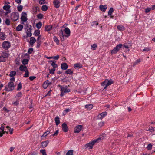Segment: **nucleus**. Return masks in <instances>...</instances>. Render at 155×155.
I'll return each instance as SVG.
<instances>
[{
  "mask_svg": "<svg viewBox=\"0 0 155 155\" xmlns=\"http://www.w3.org/2000/svg\"><path fill=\"white\" fill-rule=\"evenodd\" d=\"M14 89V83L12 82H10L8 85L6 86L5 90L7 91H12Z\"/></svg>",
  "mask_w": 155,
  "mask_h": 155,
  "instance_id": "obj_1",
  "label": "nucleus"
},
{
  "mask_svg": "<svg viewBox=\"0 0 155 155\" xmlns=\"http://www.w3.org/2000/svg\"><path fill=\"white\" fill-rule=\"evenodd\" d=\"M59 86L60 87L61 89V94H60L61 96L62 97L64 95V93H68L70 91V89H68L66 86L63 87L60 85Z\"/></svg>",
  "mask_w": 155,
  "mask_h": 155,
  "instance_id": "obj_2",
  "label": "nucleus"
},
{
  "mask_svg": "<svg viewBox=\"0 0 155 155\" xmlns=\"http://www.w3.org/2000/svg\"><path fill=\"white\" fill-rule=\"evenodd\" d=\"M122 44H119L117 45L112 50L111 52L112 54H115L117 53L119 50L123 46Z\"/></svg>",
  "mask_w": 155,
  "mask_h": 155,
  "instance_id": "obj_3",
  "label": "nucleus"
},
{
  "mask_svg": "<svg viewBox=\"0 0 155 155\" xmlns=\"http://www.w3.org/2000/svg\"><path fill=\"white\" fill-rule=\"evenodd\" d=\"M99 140H101L100 138H98L97 139L91 142L86 144L85 147L86 148H89L90 149H91L93 148V146L94 144L97 142Z\"/></svg>",
  "mask_w": 155,
  "mask_h": 155,
  "instance_id": "obj_4",
  "label": "nucleus"
},
{
  "mask_svg": "<svg viewBox=\"0 0 155 155\" xmlns=\"http://www.w3.org/2000/svg\"><path fill=\"white\" fill-rule=\"evenodd\" d=\"M19 18V14L18 12H13L11 14V19L14 21H15L18 20Z\"/></svg>",
  "mask_w": 155,
  "mask_h": 155,
  "instance_id": "obj_5",
  "label": "nucleus"
},
{
  "mask_svg": "<svg viewBox=\"0 0 155 155\" xmlns=\"http://www.w3.org/2000/svg\"><path fill=\"white\" fill-rule=\"evenodd\" d=\"M113 83V81L110 80H106L102 84V85L104 86L105 85V86L104 87V89H105L109 85H111Z\"/></svg>",
  "mask_w": 155,
  "mask_h": 155,
  "instance_id": "obj_6",
  "label": "nucleus"
},
{
  "mask_svg": "<svg viewBox=\"0 0 155 155\" xmlns=\"http://www.w3.org/2000/svg\"><path fill=\"white\" fill-rule=\"evenodd\" d=\"M10 43L8 41H4L2 44V47L5 50L8 49L10 47Z\"/></svg>",
  "mask_w": 155,
  "mask_h": 155,
  "instance_id": "obj_7",
  "label": "nucleus"
},
{
  "mask_svg": "<svg viewBox=\"0 0 155 155\" xmlns=\"http://www.w3.org/2000/svg\"><path fill=\"white\" fill-rule=\"evenodd\" d=\"M32 30V28L31 26H27V31L26 33L27 37H31L32 35L31 31Z\"/></svg>",
  "mask_w": 155,
  "mask_h": 155,
  "instance_id": "obj_8",
  "label": "nucleus"
},
{
  "mask_svg": "<svg viewBox=\"0 0 155 155\" xmlns=\"http://www.w3.org/2000/svg\"><path fill=\"white\" fill-rule=\"evenodd\" d=\"M82 129V126L78 125L74 128V132L76 133H79Z\"/></svg>",
  "mask_w": 155,
  "mask_h": 155,
  "instance_id": "obj_9",
  "label": "nucleus"
},
{
  "mask_svg": "<svg viewBox=\"0 0 155 155\" xmlns=\"http://www.w3.org/2000/svg\"><path fill=\"white\" fill-rule=\"evenodd\" d=\"M61 2L59 0H54L53 1V3L54 7L56 8H58L60 6Z\"/></svg>",
  "mask_w": 155,
  "mask_h": 155,
  "instance_id": "obj_10",
  "label": "nucleus"
},
{
  "mask_svg": "<svg viewBox=\"0 0 155 155\" xmlns=\"http://www.w3.org/2000/svg\"><path fill=\"white\" fill-rule=\"evenodd\" d=\"M107 115L106 112H104L99 114L97 116L98 119H102Z\"/></svg>",
  "mask_w": 155,
  "mask_h": 155,
  "instance_id": "obj_11",
  "label": "nucleus"
},
{
  "mask_svg": "<svg viewBox=\"0 0 155 155\" xmlns=\"http://www.w3.org/2000/svg\"><path fill=\"white\" fill-rule=\"evenodd\" d=\"M62 130L64 132H67L68 131V128L66 124L65 123H63L62 124Z\"/></svg>",
  "mask_w": 155,
  "mask_h": 155,
  "instance_id": "obj_12",
  "label": "nucleus"
},
{
  "mask_svg": "<svg viewBox=\"0 0 155 155\" xmlns=\"http://www.w3.org/2000/svg\"><path fill=\"white\" fill-rule=\"evenodd\" d=\"M61 67L62 70H66L68 68V65L66 63H63L61 64Z\"/></svg>",
  "mask_w": 155,
  "mask_h": 155,
  "instance_id": "obj_13",
  "label": "nucleus"
},
{
  "mask_svg": "<svg viewBox=\"0 0 155 155\" xmlns=\"http://www.w3.org/2000/svg\"><path fill=\"white\" fill-rule=\"evenodd\" d=\"M51 84V83H50L49 81L47 80L43 84V87L44 89H45L47 87L48 85Z\"/></svg>",
  "mask_w": 155,
  "mask_h": 155,
  "instance_id": "obj_14",
  "label": "nucleus"
},
{
  "mask_svg": "<svg viewBox=\"0 0 155 155\" xmlns=\"http://www.w3.org/2000/svg\"><path fill=\"white\" fill-rule=\"evenodd\" d=\"M36 41V40L35 38L34 37H31L30 39L29 43L30 45L32 46L34 43H35Z\"/></svg>",
  "mask_w": 155,
  "mask_h": 155,
  "instance_id": "obj_15",
  "label": "nucleus"
},
{
  "mask_svg": "<svg viewBox=\"0 0 155 155\" xmlns=\"http://www.w3.org/2000/svg\"><path fill=\"white\" fill-rule=\"evenodd\" d=\"M49 143V141L48 140L43 141L41 143V146L42 147L44 148L46 147Z\"/></svg>",
  "mask_w": 155,
  "mask_h": 155,
  "instance_id": "obj_16",
  "label": "nucleus"
},
{
  "mask_svg": "<svg viewBox=\"0 0 155 155\" xmlns=\"http://www.w3.org/2000/svg\"><path fill=\"white\" fill-rule=\"evenodd\" d=\"M52 28V26L51 25H46L45 27V31H48L51 30Z\"/></svg>",
  "mask_w": 155,
  "mask_h": 155,
  "instance_id": "obj_17",
  "label": "nucleus"
},
{
  "mask_svg": "<svg viewBox=\"0 0 155 155\" xmlns=\"http://www.w3.org/2000/svg\"><path fill=\"white\" fill-rule=\"evenodd\" d=\"M19 69L21 71H25L27 70V67L23 65H21L20 66Z\"/></svg>",
  "mask_w": 155,
  "mask_h": 155,
  "instance_id": "obj_18",
  "label": "nucleus"
},
{
  "mask_svg": "<svg viewBox=\"0 0 155 155\" xmlns=\"http://www.w3.org/2000/svg\"><path fill=\"white\" fill-rule=\"evenodd\" d=\"M6 38V35L4 33L0 32V39L2 40H5Z\"/></svg>",
  "mask_w": 155,
  "mask_h": 155,
  "instance_id": "obj_19",
  "label": "nucleus"
},
{
  "mask_svg": "<svg viewBox=\"0 0 155 155\" xmlns=\"http://www.w3.org/2000/svg\"><path fill=\"white\" fill-rule=\"evenodd\" d=\"M100 8L101 11L104 12L107 8V6L106 5H101L100 6Z\"/></svg>",
  "mask_w": 155,
  "mask_h": 155,
  "instance_id": "obj_20",
  "label": "nucleus"
},
{
  "mask_svg": "<svg viewBox=\"0 0 155 155\" xmlns=\"http://www.w3.org/2000/svg\"><path fill=\"white\" fill-rule=\"evenodd\" d=\"M23 26L21 24L19 25L16 28V30L18 31H21L23 28Z\"/></svg>",
  "mask_w": 155,
  "mask_h": 155,
  "instance_id": "obj_21",
  "label": "nucleus"
},
{
  "mask_svg": "<svg viewBox=\"0 0 155 155\" xmlns=\"http://www.w3.org/2000/svg\"><path fill=\"white\" fill-rule=\"evenodd\" d=\"M117 28L120 31H123L125 30V27L122 25H118L117 26Z\"/></svg>",
  "mask_w": 155,
  "mask_h": 155,
  "instance_id": "obj_22",
  "label": "nucleus"
},
{
  "mask_svg": "<svg viewBox=\"0 0 155 155\" xmlns=\"http://www.w3.org/2000/svg\"><path fill=\"white\" fill-rule=\"evenodd\" d=\"M49 62H52L51 65L53 67V68L55 69L58 67L57 64L55 63L56 61H50Z\"/></svg>",
  "mask_w": 155,
  "mask_h": 155,
  "instance_id": "obj_23",
  "label": "nucleus"
},
{
  "mask_svg": "<svg viewBox=\"0 0 155 155\" xmlns=\"http://www.w3.org/2000/svg\"><path fill=\"white\" fill-rule=\"evenodd\" d=\"M65 73L67 74L72 75L73 74V71L71 69H68L65 71Z\"/></svg>",
  "mask_w": 155,
  "mask_h": 155,
  "instance_id": "obj_24",
  "label": "nucleus"
},
{
  "mask_svg": "<svg viewBox=\"0 0 155 155\" xmlns=\"http://www.w3.org/2000/svg\"><path fill=\"white\" fill-rule=\"evenodd\" d=\"M64 31L66 34L68 35V36L70 35V31L68 28H66L64 29Z\"/></svg>",
  "mask_w": 155,
  "mask_h": 155,
  "instance_id": "obj_25",
  "label": "nucleus"
},
{
  "mask_svg": "<svg viewBox=\"0 0 155 155\" xmlns=\"http://www.w3.org/2000/svg\"><path fill=\"white\" fill-rule=\"evenodd\" d=\"M55 120L56 125H58L60 123L59 118L57 116L55 117Z\"/></svg>",
  "mask_w": 155,
  "mask_h": 155,
  "instance_id": "obj_26",
  "label": "nucleus"
},
{
  "mask_svg": "<svg viewBox=\"0 0 155 155\" xmlns=\"http://www.w3.org/2000/svg\"><path fill=\"white\" fill-rule=\"evenodd\" d=\"M40 34V31L38 29L36 30L34 33V35L35 36H38L39 35V34Z\"/></svg>",
  "mask_w": 155,
  "mask_h": 155,
  "instance_id": "obj_27",
  "label": "nucleus"
},
{
  "mask_svg": "<svg viewBox=\"0 0 155 155\" xmlns=\"http://www.w3.org/2000/svg\"><path fill=\"white\" fill-rule=\"evenodd\" d=\"M1 56L5 58L8 56V54L6 52H3L1 54Z\"/></svg>",
  "mask_w": 155,
  "mask_h": 155,
  "instance_id": "obj_28",
  "label": "nucleus"
},
{
  "mask_svg": "<svg viewBox=\"0 0 155 155\" xmlns=\"http://www.w3.org/2000/svg\"><path fill=\"white\" fill-rule=\"evenodd\" d=\"M85 107L87 109L90 110L93 107V105L92 104L87 105L85 106Z\"/></svg>",
  "mask_w": 155,
  "mask_h": 155,
  "instance_id": "obj_29",
  "label": "nucleus"
},
{
  "mask_svg": "<svg viewBox=\"0 0 155 155\" xmlns=\"http://www.w3.org/2000/svg\"><path fill=\"white\" fill-rule=\"evenodd\" d=\"M91 49H92L93 50H94L96 49L97 47V45L96 44H94L91 45Z\"/></svg>",
  "mask_w": 155,
  "mask_h": 155,
  "instance_id": "obj_30",
  "label": "nucleus"
},
{
  "mask_svg": "<svg viewBox=\"0 0 155 155\" xmlns=\"http://www.w3.org/2000/svg\"><path fill=\"white\" fill-rule=\"evenodd\" d=\"M16 72L15 71H12L10 72L9 76L11 77H14L15 75Z\"/></svg>",
  "mask_w": 155,
  "mask_h": 155,
  "instance_id": "obj_31",
  "label": "nucleus"
},
{
  "mask_svg": "<svg viewBox=\"0 0 155 155\" xmlns=\"http://www.w3.org/2000/svg\"><path fill=\"white\" fill-rule=\"evenodd\" d=\"M74 67L75 68L79 69L81 68V66L80 63H78L75 64L74 65Z\"/></svg>",
  "mask_w": 155,
  "mask_h": 155,
  "instance_id": "obj_32",
  "label": "nucleus"
},
{
  "mask_svg": "<svg viewBox=\"0 0 155 155\" xmlns=\"http://www.w3.org/2000/svg\"><path fill=\"white\" fill-rule=\"evenodd\" d=\"M42 26V23L41 22H39L38 23H37L36 25V26L37 28L39 29L41 28Z\"/></svg>",
  "mask_w": 155,
  "mask_h": 155,
  "instance_id": "obj_33",
  "label": "nucleus"
},
{
  "mask_svg": "<svg viewBox=\"0 0 155 155\" xmlns=\"http://www.w3.org/2000/svg\"><path fill=\"white\" fill-rule=\"evenodd\" d=\"M66 155H73V150H71L68 151Z\"/></svg>",
  "mask_w": 155,
  "mask_h": 155,
  "instance_id": "obj_34",
  "label": "nucleus"
},
{
  "mask_svg": "<svg viewBox=\"0 0 155 155\" xmlns=\"http://www.w3.org/2000/svg\"><path fill=\"white\" fill-rule=\"evenodd\" d=\"M53 39L54 41L57 45L59 44V41L56 36H54Z\"/></svg>",
  "mask_w": 155,
  "mask_h": 155,
  "instance_id": "obj_35",
  "label": "nucleus"
},
{
  "mask_svg": "<svg viewBox=\"0 0 155 155\" xmlns=\"http://www.w3.org/2000/svg\"><path fill=\"white\" fill-rule=\"evenodd\" d=\"M29 60L27 59H24L22 61V64L24 65L27 64Z\"/></svg>",
  "mask_w": 155,
  "mask_h": 155,
  "instance_id": "obj_36",
  "label": "nucleus"
},
{
  "mask_svg": "<svg viewBox=\"0 0 155 155\" xmlns=\"http://www.w3.org/2000/svg\"><path fill=\"white\" fill-rule=\"evenodd\" d=\"M113 11L114 10L113 8H110L108 12V15H111Z\"/></svg>",
  "mask_w": 155,
  "mask_h": 155,
  "instance_id": "obj_37",
  "label": "nucleus"
},
{
  "mask_svg": "<svg viewBox=\"0 0 155 155\" xmlns=\"http://www.w3.org/2000/svg\"><path fill=\"white\" fill-rule=\"evenodd\" d=\"M10 6L8 5H5L3 7V8L4 10H5L6 11L9 10V9L10 8Z\"/></svg>",
  "mask_w": 155,
  "mask_h": 155,
  "instance_id": "obj_38",
  "label": "nucleus"
},
{
  "mask_svg": "<svg viewBox=\"0 0 155 155\" xmlns=\"http://www.w3.org/2000/svg\"><path fill=\"white\" fill-rule=\"evenodd\" d=\"M21 19L22 21H23L24 22H25L27 20V17L21 16Z\"/></svg>",
  "mask_w": 155,
  "mask_h": 155,
  "instance_id": "obj_39",
  "label": "nucleus"
},
{
  "mask_svg": "<svg viewBox=\"0 0 155 155\" xmlns=\"http://www.w3.org/2000/svg\"><path fill=\"white\" fill-rule=\"evenodd\" d=\"M140 62V59L137 60L134 63L133 66V67L135 66L136 65L138 64Z\"/></svg>",
  "mask_w": 155,
  "mask_h": 155,
  "instance_id": "obj_40",
  "label": "nucleus"
},
{
  "mask_svg": "<svg viewBox=\"0 0 155 155\" xmlns=\"http://www.w3.org/2000/svg\"><path fill=\"white\" fill-rule=\"evenodd\" d=\"M37 17L38 19H42L43 17V15L42 14L39 13L37 15Z\"/></svg>",
  "mask_w": 155,
  "mask_h": 155,
  "instance_id": "obj_41",
  "label": "nucleus"
},
{
  "mask_svg": "<svg viewBox=\"0 0 155 155\" xmlns=\"http://www.w3.org/2000/svg\"><path fill=\"white\" fill-rule=\"evenodd\" d=\"M48 9V7L46 5H43L42 6L41 9L43 11H46Z\"/></svg>",
  "mask_w": 155,
  "mask_h": 155,
  "instance_id": "obj_42",
  "label": "nucleus"
},
{
  "mask_svg": "<svg viewBox=\"0 0 155 155\" xmlns=\"http://www.w3.org/2000/svg\"><path fill=\"white\" fill-rule=\"evenodd\" d=\"M38 9V7H34L32 9L33 12L35 13H36Z\"/></svg>",
  "mask_w": 155,
  "mask_h": 155,
  "instance_id": "obj_43",
  "label": "nucleus"
},
{
  "mask_svg": "<svg viewBox=\"0 0 155 155\" xmlns=\"http://www.w3.org/2000/svg\"><path fill=\"white\" fill-rule=\"evenodd\" d=\"M25 74L24 76V77L25 78H27L29 77V72L27 70L25 71Z\"/></svg>",
  "mask_w": 155,
  "mask_h": 155,
  "instance_id": "obj_44",
  "label": "nucleus"
},
{
  "mask_svg": "<svg viewBox=\"0 0 155 155\" xmlns=\"http://www.w3.org/2000/svg\"><path fill=\"white\" fill-rule=\"evenodd\" d=\"M40 152L43 155H47L46 151L45 149L41 150L40 151Z\"/></svg>",
  "mask_w": 155,
  "mask_h": 155,
  "instance_id": "obj_45",
  "label": "nucleus"
},
{
  "mask_svg": "<svg viewBox=\"0 0 155 155\" xmlns=\"http://www.w3.org/2000/svg\"><path fill=\"white\" fill-rule=\"evenodd\" d=\"M50 132V130H48V131L44 133L43 135L42 136V137H46L47 134H48Z\"/></svg>",
  "mask_w": 155,
  "mask_h": 155,
  "instance_id": "obj_46",
  "label": "nucleus"
},
{
  "mask_svg": "<svg viewBox=\"0 0 155 155\" xmlns=\"http://www.w3.org/2000/svg\"><path fill=\"white\" fill-rule=\"evenodd\" d=\"M22 84L21 83H20L17 86V90H19L22 88Z\"/></svg>",
  "mask_w": 155,
  "mask_h": 155,
  "instance_id": "obj_47",
  "label": "nucleus"
},
{
  "mask_svg": "<svg viewBox=\"0 0 155 155\" xmlns=\"http://www.w3.org/2000/svg\"><path fill=\"white\" fill-rule=\"evenodd\" d=\"M55 70V69L54 68H53L49 70V73L52 74H54V71Z\"/></svg>",
  "mask_w": 155,
  "mask_h": 155,
  "instance_id": "obj_48",
  "label": "nucleus"
},
{
  "mask_svg": "<svg viewBox=\"0 0 155 155\" xmlns=\"http://www.w3.org/2000/svg\"><path fill=\"white\" fill-rule=\"evenodd\" d=\"M23 8V7L21 5H20L17 7V9L19 12L21 11Z\"/></svg>",
  "mask_w": 155,
  "mask_h": 155,
  "instance_id": "obj_49",
  "label": "nucleus"
},
{
  "mask_svg": "<svg viewBox=\"0 0 155 155\" xmlns=\"http://www.w3.org/2000/svg\"><path fill=\"white\" fill-rule=\"evenodd\" d=\"M10 21L8 19H6L5 21V23L7 25H9L10 24Z\"/></svg>",
  "mask_w": 155,
  "mask_h": 155,
  "instance_id": "obj_50",
  "label": "nucleus"
},
{
  "mask_svg": "<svg viewBox=\"0 0 155 155\" xmlns=\"http://www.w3.org/2000/svg\"><path fill=\"white\" fill-rule=\"evenodd\" d=\"M22 94V93L21 92H19L17 93L15 96V97H21Z\"/></svg>",
  "mask_w": 155,
  "mask_h": 155,
  "instance_id": "obj_51",
  "label": "nucleus"
},
{
  "mask_svg": "<svg viewBox=\"0 0 155 155\" xmlns=\"http://www.w3.org/2000/svg\"><path fill=\"white\" fill-rule=\"evenodd\" d=\"M123 47L127 49V51H129V49H128L129 47L128 45L124 44L123 45Z\"/></svg>",
  "mask_w": 155,
  "mask_h": 155,
  "instance_id": "obj_52",
  "label": "nucleus"
},
{
  "mask_svg": "<svg viewBox=\"0 0 155 155\" xmlns=\"http://www.w3.org/2000/svg\"><path fill=\"white\" fill-rule=\"evenodd\" d=\"M5 61V59L4 58L2 57L1 55H0V62Z\"/></svg>",
  "mask_w": 155,
  "mask_h": 155,
  "instance_id": "obj_53",
  "label": "nucleus"
},
{
  "mask_svg": "<svg viewBox=\"0 0 155 155\" xmlns=\"http://www.w3.org/2000/svg\"><path fill=\"white\" fill-rule=\"evenodd\" d=\"M150 50V48H147L145 49H144L143 50V51H148Z\"/></svg>",
  "mask_w": 155,
  "mask_h": 155,
  "instance_id": "obj_54",
  "label": "nucleus"
},
{
  "mask_svg": "<svg viewBox=\"0 0 155 155\" xmlns=\"http://www.w3.org/2000/svg\"><path fill=\"white\" fill-rule=\"evenodd\" d=\"M33 48H31L29 49L28 50V52L29 54H31L33 52Z\"/></svg>",
  "mask_w": 155,
  "mask_h": 155,
  "instance_id": "obj_55",
  "label": "nucleus"
},
{
  "mask_svg": "<svg viewBox=\"0 0 155 155\" xmlns=\"http://www.w3.org/2000/svg\"><path fill=\"white\" fill-rule=\"evenodd\" d=\"M152 145L151 144H149L147 147L148 150H150L151 149Z\"/></svg>",
  "mask_w": 155,
  "mask_h": 155,
  "instance_id": "obj_56",
  "label": "nucleus"
},
{
  "mask_svg": "<svg viewBox=\"0 0 155 155\" xmlns=\"http://www.w3.org/2000/svg\"><path fill=\"white\" fill-rule=\"evenodd\" d=\"M12 104L14 106H17L19 104V101L18 100L17 101H16L13 102Z\"/></svg>",
  "mask_w": 155,
  "mask_h": 155,
  "instance_id": "obj_57",
  "label": "nucleus"
},
{
  "mask_svg": "<svg viewBox=\"0 0 155 155\" xmlns=\"http://www.w3.org/2000/svg\"><path fill=\"white\" fill-rule=\"evenodd\" d=\"M98 23L97 21H94L92 23V26H94V25H98Z\"/></svg>",
  "mask_w": 155,
  "mask_h": 155,
  "instance_id": "obj_58",
  "label": "nucleus"
},
{
  "mask_svg": "<svg viewBox=\"0 0 155 155\" xmlns=\"http://www.w3.org/2000/svg\"><path fill=\"white\" fill-rule=\"evenodd\" d=\"M37 48H39L40 46V45L41 43V42L40 41H37Z\"/></svg>",
  "mask_w": 155,
  "mask_h": 155,
  "instance_id": "obj_59",
  "label": "nucleus"
},
{
  "mask_svg": "<svg viewBox=\"0 0 155 155\" xmlns=\"http://www.w3.org/2000/svg\"><path fill=\"white\" fill-rule=\"evenodd\" d=\"M147 131H150V132H152L154 131V128L152 127L151 128H150L148 130H146Z\"/></svg>",
  "mask_w": 155,
  "mask_h": 155,
  "instance_id": "obj_60",
  "label": "nucleus"
},
{
  "mask_svg": "<svg viewBox=\"0 0 155 155\" xmlns=\"http://www.w3.org/2000/svg\"><path fill=\"white\" fill-rule=\"evenodd\" d=\"M151 10V8H146L145 10V12L146 13H148Z\"/></svg>",
  "mask_w": 155,
  "mask_h": 155,
  "instance_id": "obj_61",
  "label": "nucleus"
},
{
  "mask_svg": "<svg viewBox=\"0 0 155 155\" xmlns=\"http://www.w3.org/2000/svg\"><path fill=\"white\" fill-rule=\"evenodd\" d=\"M21 16L22 17H27V14L25 12H23L22 13Z\"/></svg>",
  "mask_w": 155,
  "mask_h": 155,
  "instance_id": "obj_62",
  "label": "nucleus"
},
{
  "mask_svg": "<svg viewBox=\"0 0 155 155\" xmlns=\"http://www.w3.org/2000/svg\"><path fill=\"white\" fill-rule=\"evenodd\" d=\"M59 58V56L58 55H57L56 56L53 57V58L54 60H58Z\"/></svg>",
  "mask_w": 155,
  "mask_h": 155,
  "instance_id": "obj_63",
  "label": "nucleus"
},
{
  "mask_svg": "<svg viewBox=\"0 0 155 155\" xmlns=\"http://www.w3.org/2000/svg\"><path fill=\"white\" fill-rule=\"evenodd\" d=\"M45 3V0H40L39 1V3L40 4H43Z\"/></svg>",
  "mask_w": 155,
  "mask_h": 155,
  "instance_id": "obj_64",
  "label": "nucleus"
}]
</instances>
